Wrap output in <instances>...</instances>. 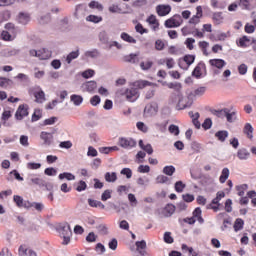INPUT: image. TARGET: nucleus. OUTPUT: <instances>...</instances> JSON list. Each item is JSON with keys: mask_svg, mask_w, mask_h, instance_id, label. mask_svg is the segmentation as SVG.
Here are the masks:
<instances>
[{"mask_svg": "<svg viewBox=\"0 0 256 256\" xmlns=\"http://www.w3.org/2000/svg\"><path fill=\"white\" fill-rule=\"evenodd\" d=\"M250 43H251V39H249L247 36H242L241 38H239L237 45L238 47L245 48V47H249Z\"/></svg>", "mask_w": 256, "mask_h": 256, "instance_id": "obj_24", "label": "nucleus"}, {"mask_svg": "<svg viewBox=\"0 0 256 256\" xmlns=\"http://www.w3.org/2000/svg\"><path fill=\"white\" fill-rule=\"evenodd\" d=\"M164 241L168 244L173 243L174 239L171 237V232L164 233Z\"/></svg>", "mask_w": 256, "mask_h": 256, "instance_id": "obj_64", "label": "nucleus"}, {"mask_svg": "<svg viewBox=\"0 0 256 256\" xmlns=\"http://www.w3.org/2000/svg\"><path fill=\"white\" fill-rule=\"evenodd\" d=\"M156 13L159 17H165L171 13V5L160 4L156 6Z\"/></svg>", "mask_w": 256, "mask_h": 256, "instance_id": "obj_14", "label": "nucleus"}, {"mask_svg": "<svg viewBox=\"0 0 256 256\" xmlns=\"http://www.w3.org/2000/svg\"><path fill=\"white\" fill-rule=\"evenodd\" d=\"M205 91H207L206 87H199L193 92H190V95L194 99V97H202V95H205Z\"/></svg>", "mask_w": 256, "mask_h": 256, "instance_id": "obj_28", "label": "nucleus"}, {"mask_svg": "<svg viewBox=\"0 0 256 256\" xmlns=\"http://www.w3.org/2000/svg\"><path fill=\"white\" fill-rule=\"evenodd\" d=\"M163 173L164 175H168L169 177H171L173 173H175V166H165L163 168Z\"/></svg>", "mask_w": 256, "mask_h": 256, "instance_id": "obj_48", "label": "nucleus"}, {"mask_svg": "<svg viewBox=\"0 0 256 256\" xmlns=\"http://www.w3.org/2000/svg\"><path fill=\"white\" fill-rule=\"evenodd\" d=\"M174 187L177 193H183V190L185 189L186 185L183 183V181H177Z\"/></svg>", "mask_w": 256, "mask_h": 256, "instance_id": "obj_50", "label": "nucleus"}, {"mask_svg": "<svg viewBox=\"0 0 256 256\" xmlns=\"http://www.w3.org/2000/svg\"><path fill=\"white\" fill-rule=\"evenodd\" d=\"M85 57H89L90 59H97L99 57V51L96 49L92 51H86Z\"/></svg>", "mask_w": 256, "mask_h": 256, "instance_id": "obj_46", "label": "nucleus"}, {"mask_svg": "<svg viewBox=\"0 0 256 256\" xmlns=\"http://www.w3.org/2000/svg\"><path fill=\"white\" fill-rule=\"evenodd\" d=\"M3 57H15V55H19V50L17 49H5L2 51Z\"/></svg>", "mask_w": 256, "mask_h": 256, "instance_id": "obj_30", "label": "nucleus"}, {"mask_svg": "<svg viewBox=\"0 0 256 256\" xmlns=\"http://www.w3.org/2000/svg\"><path fill=\"white\" fill-rule=\"evenodd\" d=\"M95 251L98 253V255H103V253H105L106 249L103 244L98 243V244H96Z\"/></svg>", "mask_w": 256, "mask_h": 256, "instance_id": "obj_63", "label": "nucleus"}, {"mask_svg": "<svg viewBox=\"0 0 256 256\" xmlns=\"http://www.w3.org/2000/svg\"><path fill=\"white\" fill-rule=\"evenodd\" d=\"M236 115H237V113L231 112V110L228 109V112L226 114V119H227L228 123H233V121H235L237 119Z\"/></svg>", "mask_w": 256, "mask_h": 256, "instance_id": "obj_53", "label": "nucleus"}, {"mask_svg": "<svg viewBox=\"0 0 256 256\" xmlns=\"http://www.w3.org/2000/svg\"><path fill=\"white\" fill-rule=\"evenodd\" d=\"M9 119H11V111L9 110H5L3 113H2V121L3 122V125L5 127H7V121H9Z\"/></svg>", "mask_w": 256, "mask_h": 256, "instance_id": "obj_47", "label": "nucleus"}, {"mask_svg": "<svg viewBox=\"0 0 256 256\" xmlns=\"http://www.w3.org/2000/svg\"><path fill=\"white\" fill-rule=\"evenodd\" d=\"M29 115V105L27 104H21L15 113V118L18 121H22L24 117H27Z\"/></svg>", "mask_w": 256, "mask_h": 256, "instance_id": "obj_10", "label": "nucleus"}, {"mask_svg": "<svg viewBox=\"0 0 256 256\" xmlns=\"http://www.w3.org/2000/svg\"><path fill=\"white\" fill-rule=\"evenodd\" d=\"M58 232L60 237L63 239L62 245H69L71 243V237L73 236V231L71 230V225L64 222L59 225Z\"/></svg>", "mask_w": 256, "mask_h": 256, "instance_id": "obj_1", "label": "nucleus"}, {"mask_svg": "<svg viewBox=\"0 0 256 256\" xmlns=\"http://www.w3.org/2000/svg\"><path fill=\"white\" fill-rule=\"evenodd\" d=\"M13 201L17 205V207L21 208V207H23V203L25 200L23 199V197H21L19 195H14Z\"/></svg>", "mask_w": 256, "mask_h": 256, "instance_id": "obj_49", "label": "nucleus"}, {"mask_svg": "<svg viewBox=\"0 0 256 256\" xmlns=\"http://www.w3.org/2000/svg\"><path fill=\"white\" fill-rule=\"evenodd\" d=\"M213 21H215L216 25H221V23H223V13H221V12L214 13Z\"/></svg>", "mask_w": 256, "mask_h": 256, "instance_id": "obj_42", "label": "nucleus"}, {"mask_svg": "<svg viewBox=\"0 0 256 256\" xmlns=\"http://www.w3.org/2000/svg\"><path fill=\"white\" fill-rule=\"evenodd\" d=\"M77 57H79V50L72 51L67 55L66 62L70 65L71 61L77 59Z\"/></svg>", "mask_w": 256, "mask_h": 256, "instance_id": "obj_36", "label": "nucleus"}, {"mask_svg": "<svg viewBox=\"0 0 256 256\" xmlns=\"http://www.w3.org/2000/svg\"><path fill=\"white\" fill-rule=\"evenodd\" d=\"M105 181H107V183H115V181H117V173L107 172L105 174Z\"/></svg>", "mask_w": 256, "mask_h": 256, "instance_id": "obj_32", "label": "nucleus"}, {"mask_svg": "<svg viewBox=\"0 0 256 256\" xmlns=\"http://www.w3.org/2000/svg\"><path fill=\"white\" fill-rule=\"evenodd\" d=\"M90 9H97V11H103V4L97 2V1H91L88 4Z\"/></svg>", "mask_w": 256, "mask_h": 256, "instance_id": "obj_43", "label": "nucleus"}, {"mask_svg": "<svg viewBox=\"0 0 256 256\" xmlns=\"http://www.w3.org/2000/svg\"><path fill=\"white\" fill-rule=\"evenodd\" d=\"M19 256H37V252L31 248L21 245L18 250Z\"/></svg>", "mask_w": 256, "mask_h": 256, "instance_id": "obj_16", "label": "nucleus"}, {"mask_svg": "<svg viewBox=\"0 0 256 256\" xmlns=\"http://www.w3.org/2000/svg\"><path fill=\"white\" fill-rule=\"evenodd\" d=\"M124 95L127 101H130V103H134V101H137V97H139V94L136 88L126 89Z\"/></svg>", "mask_w": 256, "mask_h": 256, "instance_id": "obj_13", "label": "nucleus"}, {"mask_svg": "<svg viewBox=\"0 0 256 256\" xmlns=\"http://www.w3.org/2000/svg\"><path fill=\"white\" fill-rule=\"evenodd\" d=\"M181 23H183L181 16L175 15L174 17L165 21V27H167V29H173L175 27H180Z\"/></svg>", "mask_w": 256, "mask_h": 256, "instance_id": "obj_6", "label": "nucleus"}, {"mask_svg": "<svg viewBox=\"0 0 256 256\" xmlns=\"http://www.w3.org/2000/svg\"><path fill=\"white\" fill-rule=\"evenodd\" d=\"M237 157L240 161H247L251 157V153L247 148H241L237 151Z\"/></svg>", "mask_w": 256, "mask_h": 256, "instance_id": "obj_17", "label": "nucleus"}, {"mask_svg": "<svg viewBox=\"0 0 256 256\" xmlns=\"http://www.w3.org/2000/svg\"><path fill=\"white\" fill-rule=\"evenodd\" d=\"M29 93L30 95H33V97H35L36 103H45V92L39 86H34L33 88H30Z\"/></svg>", "mask_w": 256, "mask_h": 256, "instance_id": "obj_2", "label": "nucleus"}, {"mask_svg": "<svg viewBox=\"0 0 256 256\" xmlns=\"http://www.w3.org/2000/svg\"><path fill=\"white\" fill-rule=\"evenodd\" d=\"M99 39L101 43H109V34L106 31H102L99 33Z\"/></svg>", "mask_w": 256, "mask_h": 256, "instance_id": "obj_55", "label": "nucleus"}, {"mask_svg": "<svg viewBox=\"0 0 256 256\" xmlns=\"http://www.w3.org/2000/svg\"><path fill=\"white\" fill-rule=\"evenodd\" d=\"M147 23H149V25H153V31H157L159 29V20H157V17L155 15H150L147 18Z\"/></svg>", "mask_w": 256, "mask_h": 256, "instance_id": "obj_21", "label": "nucleus"}, {"mask_svg": "<svg viewBox=\"0 0 256 256\" xmlns=\"http://www.w3.org/2000/svg\"><path fill=\"white\" fill-rule=\"evenodd\" d=\"M201 17H203V8L201 6L196 7V15L190 18V25H199L201 23Z\"/></svg>", "mask_w": 256, "mask_h": 256, "instance_id": "obj_12", "label": "nucleus"}, {"mask_svg": "<svg viewBox=\"0 0 256 256\" xmlns=\"http://www.w3.org/2000/svg\"><path fill=\"white\" fill-rule=\"evenodd\" d=\"M135 245H136V250L139 252V254L144 256L145 255V249H147V242H145V240L137 241L135 243Z\"/></svg>", "mask_w": 256, "mask_h": 256, "instance_id": "obj_20", "label": "nucleus"}, {"mask_svg": "<svg viewBox=\"0 0 256 256\" xmlns=\"http://www.w3.org/2000/svg\"><path fill=\"white\" fill-rule=\"evenodd\" d=\"M190 117L192 118V123L196 129H201V122H199V112L193 114V112L189 113Z\"/></svg>", "mask_w": 256, "mask_h": 256, "instance_id": "obj_23", "label": "nucleus"}, {"mask_svg": "<svg viewBox=\"0 0 256 256\" xmlns=\"http://www.w3.org/2000/svg\"><path fill=\"white\" fill-rule=\"evenodd\" d=\"M202 127L205 129V131L211 129V127H213V121L211 118H206L202 124Z\"/></svg>", "mask_w": 256, "mask_h": 256, "instance_id": "obj_56", "label": "nucleus"}, {"mask_svg": "<svg viewBox=\"0 0 256 256\" xmlns=\"http://www.w3.org/2000/svg\"><path fill=\"white\" fill-rule=\"evenodd\" d=\"M119 145L122 149H133V147H137V141L133 138H119Z\"/></svg>", "mask_w": 256, "mask_h": 256, "instance_id": "obj_9", "label": "nucleus"}, {"mask_svg": "<svg viewBox=\"0 0 256 256\" xmlns=\"http://www.w3.org/2000/svg\"><path fill=\"white\" fill-rule=\"evenodd\" d=\"M86 21H89L90 23H101V21H103V17L96 16V15H89L86 17Z\"/></svg>", "mask_w": 256, "mask_h": 256, "instance_id": "obj_41", "label": "nucleus"}, {"mask_svg": "<svg viewBox=\"0 0 256 256\" xmlns=\"http://www.w3.org/2000/svg\"><path fill=\"white\" fill-rule=\"evenodd\" d=\"M40 139L43 140V145L49 147L53 143V134L42 131L40 133Z\"/></svg>", "mask_w": 256, "mask_h": 256, "instance_id": "obj_15", "label": "nucleus"}, {"mask_svg": "<svg viewBox=\"0 0 256 256\" xmlns=\"http://www.w3.org/2000/svg\"><path fill=\"white\" fill-rule=\"evenodd\" d=\"M147 85H151V83H149V81H145V80H139L134 82V87H137L138 89H145V87H147Z\"/></svg>", "mask_w": 256, "mask_h": 256, "instance_id": "obj_44", "label": "nucleus"}, {"mask_svg": "<svg viewBox=\"0 0 256 256\" xmlns=\"http://www.w3.org/2000/svg\"><path fill=\"white\" fill-rule=\"evenodd\" d=\"M244 133L248 139H253V126L250 123H246L244 126Z\"/></svg>", "mask_w": 256, "mask_h": 256, "instance_id": "obj_33", "label": "nucleus"}, {"mask_svg": "<svg viewBox=\"0 0 256 256\" xmlns=\"http://www.w3.org/2000/svg\"><path fill=\"white\" fill-rule=\"evenodd\" d=\"M168 131H169V133H171L172 135H175L176 137L180 133L179 126L174 125V124L169 126Z\"/></svg>", "mask_w": 256, "mask_h": 256, "instance_id": "obj_54", "label": "nucleus"}, {"mask_svg": "<svg viewBox=\"0 0 256 256\" xmlns=\"http://www.w3.org/2000/svg\"><path fill=\"white\" fill-rule=\"evenodd\" d=\"M113 193V190H105L101 195V201H107L108 199H111V194Z\"/></svg>", "mask_w": 256, "mask_h": 256, "instance_id": "obj_58", "label": "nucleus"}, {"mask_svg": "<svg viewBox=\"0 0 256 256\" xmlns=\"http://www.w3.org/2000/svg\"><path fill=\"white\" fill-rule=\"evenodd\" d=\"M27 169L37 170L41 169V163L29 162L26 164Z\"/></svg>", "mask_w": 256, "mask_h": 256, "instance_id": "obj_60", "label": "nucleus"}, {"mask_svg": "<svg viewBox=\"0 0 256 256\" xmlns=\"http://www.w3.org/2000/svg\"><path fill=\"white\" fill-rule=\"evenodd\" d=\"M245 225V221L241 218H237L234 222V231L237 233L238 231H241L243 229V226Z\"/></svg>", "mask_w": 256, "mask_h": 256, "instance_id": "obj_35", "label": "nucleus"}, {"mask_svg": "<svg viewBox=\"0 0 256 256\" xmlns=\"http://www.w3.org/2000/svg\"><path fill=\"white\" fill-rule=\"evenodd\" d=\"M140 67L143 71H149L153 67V61L141 62Z\"/></svg>", "mask_w": 256, "mask_h": 256, "instance_id": "obj_52", "label": "nucleus"}, {"mask_svg": "<svg viewBox=\"0 0 256 256\" xmlns=\"http://www.w3.org/2000/svg\"><path fill=\"white\" fill-rule=\"evenodd\" d=\"M228 111H229L228 108H224L222 110H216L214 112V115H216V117H219V119H225L227 117Z\"/></svg>", "mask_w": 256, "mask_h": 256, "instance_id": "obj_40", "label": "nucleus"}, {"mask_svg": "<svg viewBox=\"0 0 256 256\" xmlns=\"http://www.w3.org/2000/svg\"><path fill=\"white\" fill-rule=\"evenodd\" d=\"M97 229L100 235H109V228L107 227V225L100 224L99 226H97Z\"/></svg>", "mask_w": 256, "mask_h": 256, "instance_id": "obj_45", "label": "nucleus"}, {"mask_svg": "<svg viewBox=\"0 0 256 256\" xmlns=\"http://www.w3.org/2000/svg\"><path fill=\"white\" fill-rule=\"evenodd\" d=\"M159 112V106L156 102L149 103L144 108V117H155Z\"/></svg>", "mask_w": 256, "mask_h": 256, "instance_id": "obj_3", "label": "nucleus"}, {"mask_svg": "<svg viewBox=\"0 0 256 256\" xmlns=\"http://www.w3.org/2000/svg\"><path fill=\"white\" fill-rule=\"evenodd\" d=\"M88 205L90 207H99L100 209H105V204H102L101 201L93 200L91 198L88 199Z\"/></svg>", "mask_w": 256, "mask_h": 256, "instance_id": "obj_37", "label": "nucleus"}, {"mask_svg": "<svg viewBox=\"0 0 256 256\" xmlns=\"http://www.w3.org/2000/svg\"><path fill=\"white\" fill-rule=\"evenodd\" d=\"M43 117V113L41 112L40 109H36L32 115V121H39Z\"/></svg>", "mask_w": 256, "mask_h": 256, "instance_id": "obj_57", "label": "nucleus"}, {"mask_svg": "<svg viewBox=\"0 0 256 256\" xmlns=\"http://www.w3.org/2000/svg\"><path fill=\"white\" fill-rule=\"evenodd\" d=\"M209 64L212 67H216V69H223L227 63L223 59H211L209 60Z\"/></svg>", "mask_w": 256, "mask_h": 256, "instance_id": "obj_19", "label": "nucleus"}, {"mask_svg": "<svg viewBox=\"0 0 256 256\" xmlns=\"http://www.w3.org/2000/svg\"><path fill=\"white\" fill-rule=\"evenodd\" d=\"M193 105V96L191 93L187 97L179 96L178 107L179 109H187Z\"/></svg>", "mask_w": 256, "mask_h": 256, "instance_id": "obj_5", "label": "nucleus"}, {"mask_svg": "<svg viewBox=\"0 0 256 256\" xmlns=\"http://www.w3.org/2000/svg\"><path fill=\"white\" fill-rule=\"evenodd\" d=\"M29 55L30 57H38V59H49V57H51V52H49V50L46 49H42V50H35L32 49L29 51Z\"/></svg>", "mask_w": 256, "mask_h": 256, "instance_id": "obj_7", "label": "nucleus"}, {"mask_svg": "<svg viewBox=\"0 0 256 256\" xmlns=\"http://www.w3.org/2000/svg\"><path fill=\"white\" fill-rule=\"evenodd\" d=\"M215 137H217L218 141H221V143H225L227 137H229V132H227V130H220L215 133Z\"/></svg>", "mask_w": 256, "mask_h": 256, "instance_id": "obj_22", "label": "nucleus"}, {"mask_svg": "<svg viewBox=\"0 0 256 256\" xmlns=\"http://www.w3.org/2000/svg\"><path fill=\"white\" fill-rule=\"evenodd\" d=\"M121 39L123 41H126L127 43H137V40L135 38H133V36H131V35L125 33V32H123L121 34Z\"/></svg>", "mask_w": 256, "mask_h": 256, "instance_id": "obj_39", "label": "nucleus"}, {"mask_svg": "<svg viewBox=\"0 0 256 256\" xmlns=\"http://www.w3.org/2000/svg\"><path fill=\"white\" fill-rule=\"evenodd\" d=\"M20 145H22V147H29V136L21 135L20 136Z\"/></svg>", "mask_w": 256, "mask_h": 256, "instance_id": "obj_59", "label": "nucleus"}, {"mask_svg": "<svg viewBox=\"0 0 256 256\" xmlns=\"http://www.w3.org/2000/svg\"><path fill=\"white\" fill-rule=\"evenodd\" d=\"M27 180L28 185H36V187L40 188L45 186V180L39 177V174H29Z\"/></svg>", "mask_w": 256, "mask_h": 256, "instance_id": "obj_4", "label": "nucleus"}, {"mask_svg": "<svg viewBox=\"0 0 256 256\" xmlns=\"http://www.w3.org/2000/svg\"><path fill=\"white\" fill-rule=\"evenodd\" d=\"M168 89H174V91H181V83H168L167 84Z\"/></svg>", "mask_w": 256, "mask_h": 256, "instance_id": "obj_61", "label": "nucleus"}, {"mask_svg": "<svg viewBox=\"0 0 256 256\" xmlns=\"http://www.w3.org/2000/svg\"><path fill=\"white\" fill-rule=\"evenodd\" d=\"M175 213V205L173 204H167L163 209H162V215L163 217H171Z\"/></svg>", "mask_w": 256, "mask_h": 256, "instance_id": "obj_18", "label": "nucleus"}, {"mask_svg": "<svg viewBox=\"0 0 256 256\" xmlns=\"http://www.w3.org/2000/svg\"><path fill=\"white\" fill-rule=\"evenodd\" d=\"M11 175H14L15 179L17 181H23V177L21 176V174L18 173L17 170H13L9 173L8 177H7V181H13V178L11 177Z\"/></svg>", "mask_w": 256, "mask_h": 256, "instance_id": "obj_38", "label": "nucleus"}, {"mask_svg": "<svg viewBox=\"0 0 256 256\" xmlns=\"http://www.w3.org/2000/svg\"><path fill=\"white\" fill-rule=\"evenodd\" d=\"M193 63H195V56L186 55L184 56L183 60H179L178 65L181 69H184L185 71H187V69H189V67H191Z\"/></svg>", "mask_w": 256, "mask_h": 256, "instance_id": "obj_8", "label": "nucleus"}, {"mask_svg": "<svg viewBox=\"0 0 256 256\" xmlns=\"http://www.w3.org/2000/svg\"><path fill=\"white\" fill-rule=\"evenodd\" d=\"M201 208L197 207L194 211H193V216L194 219H196V221H198V223H200L202 225V223H205V220L203 219V217L201 216Z\"/></svg>", "mask_w": 256, "mask_h": 256, "instance_id": "obj_25", "label": "nucleus"}, {"mask_svg": "<svg viewBox=\"0 0 256 256\" xmlns=\"http://www.w3.org/2000/svg\"><path fill=\"white\" fill-rule=\"evenodd\" d=\"M229 168H223L219 177L220 183H225L229 179Z\"/></svg>", "mask_w": 256, "mask_h": 256, "instance_id": "obj_34", "label": "nucleus"}, {"mask_svg": "<svg viewBox=\"0 0 256 256\" xmlns=\"http://www.w3.org/2000/svg\"><path fill=\"white\" fill-rule=\"evenodd\" d=\"M87 15V4H78L75 7L74 17L76 19H83Z\"/></svg>", "mask_w": 256, "mask_h": 256, "instance_id": "obj_11", "label": "nucleus"}, {"mask_svg": "<svg viewBox=\"0 0 256 256\" xmlns=\"http://www.w3.org/2000/svg\"><path fill=\"white\" fill-rule=\"evenodd\" d=\"M70 100L76 107H79V105H81V103H83V96L73 94V95H71Z\"/></svg>", "mask_w": 256, "mask_h": 256, "instance_id": "obj_26", "label": "nucleus"}, {"mask_svg": "<svg viewBox=\"0 0 256 256\" xmlns=\"http://www.w3.org/2000/svg\"><path fill=\"white\" fill-rule=\"evenodd\" d=\"M58 179H60V181H63V179H66L67 181H75V175L70 172H64L59 174Z\"/></svg>", "mask_w": 256, "mask_h": 256, "instance_id": "obj_29", "label": "nucleus"}, {"mask_svg": "<svg viewBox=\"0 0 256 256\" xmlns=\"http://www.w3.org/2000/svg\"><path fill=\"white\" fill-rule=\"evenodd\" d=\"M85 189H87V183L83 180H80L77 184H76V191H78L79 193H81V191H85Z\"/></svg>", "mask_w": 256, "mask_h": 256, "instance_id": "obj_51", "label": "nucleus"}, {"mask_svg": "<svg viewBox=\"0 0 256 256\" xmlns=\"http://www.w3.org/2000/svg\"><path fill=\"white\" fill-rule=\"evenodd\" d=\"M18 21L19 23H21V25H27V23L31 21V17L29 16V14L20 13L18 17Z\"/></svg>", "mask_w": 256, "mask_h": 256, "instance_id": "obj_31", "label": "nucleus"}, {"mask_svg": "<svg viewBox=\"0 0 256 256\" xmlns=\"http://www.w3.org/2000/svg\"><path fill=\"white\" fill-rule=\"evenodd\" d=\"M84 89L89 93H93L94 90L97 89V82L95 81H88L84 84Z\"/></svg>", "mask_w": 256, "mask_h": 256, "instance_id": "obj_27", "label": "nucleus"}, {"mask_svg": "<svg viewBox=\"0 0 256 256\" xmlns=\"http://www.w3.org/2000/svg\"><path fill=\"white\" fill-rule=\"evenodd\" d=\"M156 183H160V184L169 183V177L165 175H159L156 178Z\"/></svg>", "mask_w": 256, "mask_h": 256, "instance_id": "obj_62", "label": "nucleus"}]
</instances>
